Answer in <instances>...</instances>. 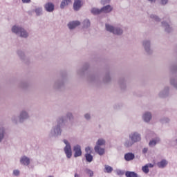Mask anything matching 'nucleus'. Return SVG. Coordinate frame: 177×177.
Masks as SVG:
<instances>
[{
	"instance_id": "obj_1",
	"label": "nucleus",
	"mask_w": 177,
	"mask_h": 177,
	"mask_svg": "<svg viewBox=\"0 0 177 177\" xmlns=\"http://www.w3.org/2000/svg\"><path fill=\"white\" fill-rule=\"evenodd\" d=\"M66 119L64 116H62L57 119V123L53 126L51 130L48 133V137L50 138H58V136H61L62 135V127L63 125H66Z\"/></svg>"
},
{
	"instance_id": "obj_2",
	"label": "nucleus",
	"mask_w": 177,
	"mask_h": 177,
	"mask_svg": "<svg viewBox=\"0 0 177 177\" xmlns=\"http://www.w3.org/2000/svg\"><path fill=\"white\" fill-rule=\"evenodd\" d=\"M11 31L23 39H27L29 37V32L24 27L17 24L12 27Z\"/></svg>"
},
{
	"instance_id": "obj_3",
	"label": "nucleus",
	"mask_w": 177,
	"mask_h": 177,
	"mask_svg": "<svg viewBox=\"0 0 177 177\" xmlns=\"http://www.w3.org/2000/svg\"><path fill=\"white\" fill-rule=\"evenodd\" d=\"M106 29L107 31L117 35H121L123 33V30L120 27H114L108 24H106Z\"/></svg>"
},
{
	"instance_id": "obj_4",
	"label": "nucleus",
	"mask_w": 177,
	"mask_h": 177,
	"mask_svg": "<svg viewBox=\"0 0 177 177\" xmlns=\"http://www.w3.org/2000/svg\"><path fill=\"white\" fill-rule=\"evenodd\" d=\"M66 80V76H62L60 79H58L55 81L53 85V88L57 91L61 90L64 86V82Z\"/></svg>"
},
{
	"instance_id": "obj_5",
	"label": "nucleus",
	"mask_w": 177,
	"mask_h": 177,
	"mask_svg": "<svg viewBox=\"0 0 177 177\" xmlns=\"http://www.w3.org/2000/svg\"><path fill=\"white\" fill-rule=\"evenodd\" d=\"M142 46L145 52L148 55H151L153 53V50L151 48V41L150 39H145L142 41Z\"/></svg>"
},
{
	"instance_id": "obj_6",
	"label": "nucleus",
	"mask_w": 177,
	"mask_h": 177,
	"mask_svg": "<svg viewBox=\"0 0 177 177\" xmlns=\"http://www.w3.org/2000/svg\"><path fill=\"white\" fill-rule=\"evenodd\" d=\"M64 143L66 145L65 147L64 148V153L67 157V158H71L72 157V149L70 142L64 139L63 140Z\"/></svg>"
},
{
	"instance_id": "obj_7",
	"label": "nucleus",
	"mask_w": 177,
	"mask_h": 177,
	"mask_svg": "<svg viewBox=\"0 0 177 177\" xmlns=\"http://www.w3.org/2000/svg\"><path fill=\"white\" fill-rule=\"evenodd\" d=\"M129 138L133 140L134 143H138V142H140L142 138H141V134L139 133L137 131H134L129 134Z\"/></svg>"
},
{
	"instance_id": "obj_8",
	"label": "nucleus",
	"mask_w": 177,
	"mask_h": 177,
	"mask_svg": "<svg viewBox=\"0 0 177 177\" xmlns=\"http://www.w3.org/2000/svg\"><path fill=\"white\" fill-rule=\"evenodd\" d=\"M29 114L27 110L23 109L20 111L19 116V122H24L26 120H28Z\"/></svg>"
},
{
	"instance_id": "obj_9",
	"label": "nucleus",
	"mask_w": 177,
	"mask_h": 177,
	"mask_svg": "<svg viewBox=\"0 0 177 177\" xmlns=\"http://www.w3.org/2000/svg\"><path fill=\"white\" fill-rule=\"evenodd\" d=\"M162 27L163 29H165V32L167 33H170L173 31V28L171 26V22L169 20L168 21H162Z\"/></svg>"
},
{
	"instance_id": "obj_10",
	"label": "nucleus",
	"mask_w": 177,
	"mask_h": 177,
	"mask_svg": "<svg viewBox=\"0 0 177 177\" xmlns=\"http://www.w3.org/2000/svg\"><path fill=\"white\" fill-rule=\"evenodd\" d=\"M73 151L75 158H77V157H81L82 152L81 146L80 145H76L73 147Z\"/></svg>"
},
{
	"instance_id": "obj_11",
	"label": "nucleus",
	"mask_w": 177,
	"mask_h": 177,
	"mask_svg": "<svg viewBox=\"0 0 177 177\" xmlns=\"http://www.w3.org/2000/svg\"><path fill=\"white\" fill-rule=\"evenodd\" d=\"M7 136V131L6 128L3 127H0V143H2V142L6 139Z\"/></svg>"
},
{
	"instance_id": "obj_12",
	"label": "nucleus",
	"mask_w": 177,
	"mask_h": 177,
	"mask_svg": "<svg viewBox=\"0 0 177 177\" xmlns=\"http://www.w3.org/2000/svg\"><path fill=\"white\" fill-rule=\"evenodd\" d=\"M20 164L23 166H29L30 164V160L28 157L23 156L20 158Z\"/></svg>"
},
{
	"instance_id": "obj_13",
	"label": "nucleus",
	"mask_w": 177,
	"mask_h": 177,
	"mask_svg": "<svg viewBox=\"0 0 177 177\" xmlns=\"http://www.w3.org/2000/svg\"><path fill=\"white\" fill-rule=\"evenodd\" d=\"M142 120L145 122H150L152 120V113L149 111H146L142 115Z\"/></svg>"
},
{
	"instance_id": "obj_14",
	"label": "nucleus",
	"mask_w": 177,
	"mask_h": 177,
	"mask_svg": "<svg viewBox=\"0 0 177 177\" xmlns=\"http://www.w3.org/2000/svg\"><path fill=\"white\" fill-rule=\"evenodd\" d=\"M169 95V86H165L163 90L160 91L159 93V96L162 98L167 97Z\"/></svg>"
},
{
	"instance_id": "obj_15",
	"label": "nucleus",
	"mask_w": 177,
	"mask_h": 177,
	"mask_svg": "<svg viewBox=\"0 0 177 177\" xmlns=\"http://www.w3.org/2000/svg\"><path fill=\"white\" fill-rule=\"evenodd\" d=\"M134 144H135V142L130 138H125L124 142V147H126V149H129L130 147H132V146Z\"/></svg>"
},
{
	"instance_id": "obj_16",
	"label": "nucleus",
	"mask_w": 177,
	"mask_h": 177,
	"mask_svg": "<svg viewBox=\"0 0 177 177\" xmlns=\"http://www.w3.org/2000/svg\"><path fill=\"white\" fill-rule=\"evenodd\" d=\"M45 10L48 12H52L55 10V6L53 3L48 2L44 5Z\"/></svg>"
},
{
	"instance_id": "obj_17",
	"label": "nucleus",
	"mask_w": 177,
	"mask_h": 177,
	"mask_svg": "<svg viewBox=\"0 0 177 177\" xmlns=\"http://www.w3.org/2000/svg\"><path fill=\"white\" fill-rule=\"evenodd\" d=\"M95 152L97 153V154H99V156H104L105 153L104 148H102L101 147H98L97 145L94 147Z\"/></svg>"
},
{
	"instance_id": "obj_18",
	"label": "nucleus",
	"mask_w": 177,
	"mask_h": 177,
	"mask_svg": "<svg viewBox=\"0 0 177 177\" xmlns=\"http://www.w3.org/2000/svg\"><path fill=\"white\" fill-rule=\"evenodd\" d=\"M167 165H168V161L165 159H162L160 162H158L157 163V166L160 169H165L167 166Z\"/></svg>"
},
{
	"instance_id": "obj_19",
	"label": "nucleus",
	"mask_w": 177,
	"mask_h": 177,
	"mask_svg": "<svg viewBox=\"0 0 177 177\" xmlns=\"http://www.w3.org/2000/svg\"><path fill=\"white\" fill-rule=\"evenodd\" d=\"M134 158H135V154L132 152L127 153L124 155V160L126 161H132V160H134Z\"/></svg>"
},
{
	"instance_id": "obj_20",
	"label": "nucleus",
	"mask_w": 177,
	"mask_h": 177,
	"mask_svg": "<svg viewBox=\"0 0 177 177\" xmlns=\"http://www.w3.org/2000/svg\"><path fill=\"white\" fill-rule=\"evenodd\" d=\"M82 7V1L81 0H75L73 3V9L75 11H78Z\"/></svg>"
},
{
	"instance_id": "obj_21",
	"label": "nucleus",
	"mask_w": 177,
	"mask_h": 177,
	"mask_svg": "<svg viewBox=\"0 0 177 177\" xmlns=\"http://www.w3.org/2000/svg\"><path fill=\"white\" fill-rule=\"evenodd\" d=\"M160 138L159 137H156L153 139H152L149 145L150 146V147H154V146H156L158 143H160Z\"/></svg>"
},
{
	"instance_id": "obj_22",
	"label": "nucleus",
	"mask_w": 177,
	"mask_h": 177,
	"mask_svg": "<svg viewBox=\"0 0 177 177\" xmlns=\"http://www.w3.org/2000/svg\"><path fill=\"white\" fill-rule=\"evenodd\" d=\"M112 10H113V7H111L110 5H107L101 8V12H104V13H109Z\"/></svg>"
},
{
	"instance_id": "obj_23",
	"label": "nucleus",
	"mask_w": 177,
	"mask_h": 177,
	"mask_svg": "<svg viewBox=\"0 0 177 177\" xmlns=\"http://www.w3.org/2000/svg\"><path fill=\"white\" fill-rule=\"evenodd\" d=\"M89 67V64L88 63L85 64L83 66L82 69L78 70L77 71V74L79 75H83L85 73V71L88 70Z\"/></svg>"
},
{
	"instance_id": "obj_24",
	"label": "nucleus",
	"mask_w": 177,
	"mask_h": 177,
	"mask_svg": "<svg viewBox=\"0 0 177 177\" xmlns=\"http://www.w3.org/2000/svg\"><path fill=\"white\" fill-rule=\"evenodd\" d=\"M80 25V22L79 21H71L68 24V28L72 30L76 28L77 26Z\"/></svg>"
},
{
	"instance_id": "obj_25",
	"label": "nucleus",
	"mask_w": 177,
	"mask_h": 177,
	"mask_svg": "<svg viewBox=\"0 0 177 177\" xmlns=\"http://www.w3.org/2000/svg\"><path fill=\"white\" fill-rule=\"evenodd\" d=\"M17 53L18 56L20 57V59H21L23 62H26V60H27L28 59L26 58V57L24 53L22 50H18L17 51Z\"/></svg>"
},
{
	"instance_id": "obj_26",
	"label": "nucleus",
	"mask_w": 177,
	"mask_h": 177,
	"mask_svg": "<svg viewBox=\"0 0 177 177\" xmlns=\"http://www.w3.org/2000/svg\"><path fill=\"white\" fill-rule=\"evenodd\" d=\"M34 12H35L36 16H41L43 15V8L42 7H36Z\"/></svg>"
},
{
	"instance_id": "obj_27",
	"label": "nucleus",
	"mask_w": 177,
	"mask_h": 177,
	"mask_svg": "<svg viewBox=\"0 0 177 177\" xmlns=\"http://www.w3.org/2000/svg\"><path fill=\"white\" fill-rule=\"evenodd\" d=\"M98 79V77L94 74H88V80L91 82H94Z\"/></svg>"
},
{
	"instance_id": "obj_28",
	"label": "nucleus",
	"mask_w": 177,
	"mask_h": 177,
	"mask_svg": "<svg viewBox=\"0 0 177 177\" xmlns=\"http://www.w3.org/2000/svg\"><path fill=\"white\" fill-rule=\"evenodd\" d=\"M170 84L177 89V76L170 77Z\"/></svg>"
},
{
	"instance_id": "obj_29",
	"label": "nucleus",
	"mask_w": 177,
	"mask_h": 177,
	"mask_svg": "<svg viewBox=\"0 0 177 177\" xmlns=\"http://www.w3.org/2000/svg\"><path fill=\"white\" fill-rule=\"evenodd\" d=\"M126 177H140L137 173L135 171H126L125 174Z\"/></svg>"
},
{
	"instance_id": "obj_30",
	"label": "nucleus",
	"mask_w": 177,
	"mask_h": 177,
	"mask_svg": "<svg viewBox=\"0 0 177 177\" xmlns=\"http://www.w3.org/2000/svg\"><path fill=\"white\" fill-rule=\"evenodd\" d=\"M111 81V78L110 76V73L109 72H107L104 76V77L103 78V82L105 84H108Z\"/></svg>"
},
{
	"instance_id": "obj_31",
	"label": "nucleus",
	"mask_w": 177,
	"mask_h": 177,
	"mask_svg": "<svg viewBox=\"0 0 177 177\" xmlns=\"http://www.w3.org/2000/svg\"><path fill=\"white\" fill-rule=\"evenodd\" d=\"M105 145H106V140L103 138H100L97 140L95 146H98L101 147V146H105Z\"/></svg>"
},
{
	"instance_id": "obj_32",
	"label": "nucleus",
	"mask_w": 177,
	"mask_h": 177,
	"mask_svg": "<svg viewBox=\"0 0 177 177\" xmlns=\"http://www.w3.org/2000/svg\"><path fill=\"white\" fill-rule=\"evenodd\" d=\"M91 12L93 15H98L102 13V10L101 9H98L97 8H93L91 10Z\"/></svg>"
},
{
	"instance_id": "obj_33",
	"label": "nucleus",
	"mask_w": 177,
	"mask_h": 177,
	"mask_svg": "<svg viewBox=\"0 0 177 177\" xmlns=\"http://www.w3.org/2000/svg\"><path fill=\"white\" fill-rule=\"evenodd\" d=\"M64 118H66H66H68V120H69V121L72 122V121H73L74 120V116L71 112H67L66 117H64ZM66 122H67V120H66Z\"/></svg>"
},
{
	"instance_id": "obj_34",
	"label": "nucleus",
	"mask_w": 177,
	"mask_h": 177,
	"mask_svg": "<svg viewBox=\"0 0 177 177\" xmlns=\"http://www.w3.org/2000/svg\"><path fill=\"white\" fill-rule=\"evenodd\" d=\"M119 84L122 90H124L127 87L126 81L124 79H121L119 82Z\"/></svg>"
},
{
	"instance_id": "obj_35",
	"label": "nucleus",
	"mask_w": 177,
	"mask_h": 177,
	"mask_svg": "<svg viewBox=\"0 0 177 177\" xmlns=\"http://www.w3.org/2000/svg\"><path fill=\"white\" fill-rule=\"evenodd\" d=\"M85 158H86V162L88 163L92 162L93 160V156L91 153H86Z\"/></svg>"
},
{
	"instance_id": "obj_36",
	"label": "nucleus",
	"mask_w": 177,
	"mask_h": 177,
	"mask_svg": "<svg viewBox=\"0 0 177 177\" xmlns=\"http://www.w3.org/2000/svg\"><path fill=\"white\" fill-rule=\"evenodd\" d=\"M71 2V0H64L62 1L61 5H60V8L62 9H64L65 8L66 6H68L69 3Z\"/></svg>"
},
{
	"instance_id": "obj_37",
	"label": "nucleus",
	"mask_w": 177,
	"mask_h": 177,
	"mask_svg": "<svg viewBox=\"0 0 177 177\" xmlns=\"http://www.w3.org/2000/svg\"><path fill=\"white\" fill-rule=\"evenodd\" d=\"M84 172H85L86 174L88 175L89 177H93V176H94L93 171L91 169H88V168H86V169H84Z\"/></svg>"
},
{
	"instance_id": "obj_38",
	"label": "nucleus",
	"mask_w": 177,
	"mask_h": 177,
	"mask_svg": "<svg viewBox=\"0 0 177 177\" xmlns=\"http://www.w3.org/2000/svg\"><path fill=\"white\" fill-rule=\"evenodd\" d=\"M91 26V21L89 19H86L83 21V27L88 28Z\"/></svg>"
},
{
	"instance_id": "obj_39",
	"label": "nucleus",
	"mask_w": 177,
	"mask_h": 177,
	"mask_svg": "<svg viewBox=\"0 0 177 177\" xmlns=\"http://www.w3.org/2000/svg\"><path fill=\"white\" fill-rule=\"evenodd\" d=\"M113 171V167L109 165H105L104 173L111 174Z\"/></svg>"
},
{
	"instance_id": "obj_40",
	"label": "nucleus",
	"mask_w": 177,
	"mask_h": 177,
	"mask_svg": "<svg viewBox=\"0 0 177 177\" xmlns=\"http://www.w3.org/2000/svg\"><path fill=\"white\" fill-rule=\"evenodd\" d=\"M150 17L156 22H160L161 21V19L156 15H151Z\"/></svg>"
},
{
	"instance_id": "obj_41",
	"label": "nucleus",
	"mask_w": 177,
	"mask_h": 177,
	"mask_svg": "<svg viewBox=\"0 0 177 177\" xmlns=\"http://www.w3.org/2000/svg\"><path fill=\"white\" fill-rule=\"evenodd\" d=\"M170 73H171V74L176 73H177V66H176V65L170 66Z\"/></svg>"
},
{
	"instance_id": "obj_42",
	"label": "nucleus",
	"mask_w": 177,
	"mask_h": 177,
	"mask_svg": "<svg viewBox=\"0 0 177 177\" xmlns=\"http://www.w3.org/2000/svg\"><path fill=\"white\" fill-rule=\"evenodd\" d=\"M160 122H162V124H169V122H170V119L169 118H162V119H160Z\"/></svg>"
},
{
	"instance_id": "obj_43",
	"label": "nucleus",
	"mask_w": 177,
	"mask_h": 177,
	"mask_svg": "<svg viewBox=\"0 0 177 177\" xmlns=\"http://www.w3.org/2000/svg\"><path fill=\"white\" fill-rule=\"evenodd\" d=\"M142 171L145 174H149V169L147 165H145V166L142 167Z\"/></svg>"
},
{
	"instance_id": "obj_44",
	"label": "nucleus",
	"mask_w": 177,
	"mask_h": 177,
	"mask_svg": "<svg viewBox=\"0 0 177 177\" xmlns=\"http://www.w3.org/2000/svg\"><path fill=\"white\" fill-rule=\"evenodd\" d=\"M28 86L26 82H21L19 84V86L22 88H26Z\"/></svg>"
},
{
	"instance_id": "obj_45",
	"label": "nucleus",
	"mask_w": 177,
	"mask_h": 177,
	"mask_svg": "<svg viewBox=\"0 0 177 177\" xmlns=\"http://www.w3.org/2000/svg\"><path fill=\"white\" fill-rule=\"evenodd\" d=\"M12 122H14V124H17V122H18V121H19L17 116L13 115V116L12 117Z\"/></svg>"
},
{
	"instance_id": "obj_46",
	"label": "nucleus",
	"mask_w": 177,
	"mask_h": 177,
	"mask_svg": "<svg viewBox=\"0 0 177 177\" xmlns=\"http://www.w3.org/2000/svg\"><path fill=\"white\" fill-rule=\"evenodd\" d=\"M116 172L118 176H123L124 174V171L121 169H117Z\"/></svg>"
},
{
	"instance_id": "obj_47",
	"label": "nucleus",
	"mask_w": 177,
	"mask_h": 177,
	"mask_svg": "<svg viewBox=\"0 0 177 177\" xmlns=\"http://www.w3.org/2000/svg\"><path fill=\"white\" fill-rule=\"evenodd\" d=\"M111 0H101V3L104 6L109 4Z\"/></svg>"
},
{
	"instance_id": "obj_48",
	"label": "nucleus",
	"mask_w": 177,
	"mask_h": 177,
	"mask_svg": "<svg viewBox=\"0 0 177 177\" xmlns=\"http://www.w3.org/2000/svg\"><path fill=\"white\" fill-rule=\"evenodd\" d=\"M84 118L87 120V121H89V120H91V115L90 113H86L84 115Z\"/></svg>"
},
{
	"instance_id": "obj_49",
	"label": "nucleus",
	"mask_w": 177,
	"mask_h": 177,
	"mask_svg": "<svg viewBox=\"0 0 177 177\" xmlns=\"http://www.w3.org/2000/svg\"><path fill=\"white\" fill-rule=\"evenodd\" d=\"M169 0H160V5L165 6L168 3Z\"/></svg>"
},
{
	"instance_id": "obj_50",
	"label": "nucleus",
	"mask_w": 177,
	"mask_h": 177,
	"mask_svg": "<svg viewBox=\"0 0 177 177\" xmlns=\"http://www.w3.org/2000/svg\"><path fill=\"white\" fill-rule=\"evenodd\" d=\"M91 148L90 147H87L85 149V151L86 152V154H91Z\"/></svg>"
},
{
	"instance_id": "obj_51",
	"label": "nucleus",
	"mask_w": 177,
	"mask_h": 177,
	"mask_svg": "<svg viewBox=\"0 0 177 177\" xmlns=\"http://www.w3.org/2000/svg\"><path fill=\"white\" fill-rule=\"evenodd\" d=\"M13 175H14L15 176H19V171L17 170V169L14 170V171H13Z\"/></svg>"
},
{
	"instance_id": "obj_52",
	"label": "nucleus",
	"mask_w": 177,
	"mask_h": 177,
	"mask_svg": "<svg viewBox=\"0 0 177 177\" xmlns=\"http://www.w3.org/2000/svg\"><path fill=\"white\" fill-rule=\"evenodd\" d=\"M148 151V148H144L142 149V154H146Z\"/></svg>"
},
{
	"instance_id": "obj_53",
	"label": "nucleus",
	"mask_w": 177,
	"mask_h": 177,
	"mask_svg": "<svg viewBox=\"0 0 177 177\" xmlns=\"http://www.w3.org/2000/svg\"><path fill=\"white\" fill-rule=\"evenodd\" d=\"M147 166H148V168H153L154 165L151 163L147 164Z\"/></svg>"
},
{
	"instance_id": "obj_54",
	"label": "nucleus",
	"mask_w": 177,
	"mask_h": 177,
	"mask_svg": "<svg viewBox=\"0 0 177 177\" xmlns=\"http://www.w3.org/2000/svg\"><path fill=\"white\" fill-rule=\"evenodd\" d=\"M23 3H30V0H22Z\"/></svg>"
},
{
	"instance_id": "obj_55",
	"label": "nucleus",
	"mask_w": 177,
	"mask_h": 177,
	"mask_svg": "<svg viewBox=\"0 0 177 177\" xmlns=\"http://www.w3.org/2000/svg\"><path fill=\"white\" fill-rule=\"evenodd\" d=\"M151 3H155L156 1V0H147Z\"/></svg>"
},
{
	"instance_id": "obj_56",
	"label": "nucleus",
	"mask_w": 177,
	"mask_h": 177,
	"mask_svg": "<svg viewBox=\"0 0 177 177\" xmlns=\"http://www.w3.org/2000/svg\"><path fill=\"white\" fill-rule=\"evenodd\" d=\"M75 177H80V176L78 174L76 173V174H75Z\"/></svg>"
},
{
	"instance_id": "obj_57",
	"label": "nucleus",
	"mask_w": 177,
	"mask_h": 177,
	"mask_svg": "<svg viewBox=\"0 0 177 177\" xmlns=\"http://www.w3.org/2000/svg\"><path fill=\"white\" fill-rule=\"evenodd\" d=\"M48 177H54L53 176H49Z\"/></svg>"
},
{
	"instance_id": "obj_58",
	"label": "nucleus",
	"mask_w": 177,
	"mask_h": 177,
	"mask_svg": "<svg viewBox=\"0 0 177 177\" xmlns=\"http://www.w3.org/2000/svg\"><path fill=\"white\" fill-rule=\"evenodd\" d=\"M176 142H177V139L176 140Z\"/></svg>"
}]
</instances>
